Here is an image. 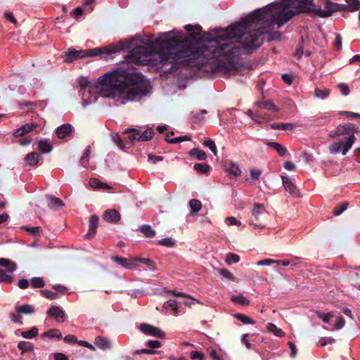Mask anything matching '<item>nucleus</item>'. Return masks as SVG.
Segmentation results:
<instances>
[{"mask_svg": "<svg viewBox=\"0 0 360 360\" xmlns=\"http://www.w3.org/2000/svg\"><path fill=\"white\" fill-rule=\"evenodd\" d=\"M12 281V276L6 274L4 270L0 269V283H10Z\"/></svg>", "mask_w": 360, "mask_h": 360, "instance_id": "nucleus-47", "label": "nucleus"}, {"mask_svg": "<svg viewBox=\"0 0 360 360\" xmlns=\"http://www.w3.org/2000/svg\"><path fill=\"white\" fill-rule=\"evenodd\" d=\"M73 130V127L70 124H63L56 129V135L60 139H63L69 136Z\"/></svg>", "mask_w": 360, "mask_h": 360, "instance_id": "nucleus-13", "label": "nucleus"}, {"mask_svg": "<svg viewBox=\"0 0 360 360\" xmlns=\"http://www.w3.org/2000/svg\"><path fill=\"white\" fill-rule=\"evenodd\" d=\"M356 138L354 135L348 137L346 141H340L335 142L329 147V150L332 153H338L342 150V155H346L347 152L351 148L354 143Z\"/></svg>", "mask_w": 360, "mask_h": 360, "instance_id": "nucleus-6", "label": "nucleus"}, {"mask_svg": "<svg viewBox=\"0 0 360 360\" xmlns=\"http://www.w3.org/2000/svg\"><path fill=\"white\" fill-rule=\"evenodd\" d=\"M236 319H237L238 321H241L244 324H255V322L252 320L250 317L245 314H236L234 315Z\"/></svg>", "mask_w": 360, "mask_h": 360, "instance_id": "nucleus-41", "label": "nucleus"}, {"mask_svg": "<svg viewBox=\"0 0 360 360\" xmlns=\"http://www.w3.org/2000/svg\"><path fill=\"white\" fill-rule=\"evenodd\" d=\"M62 337L63 336H62V333H60V331L58 329H56V328L50 329V330L44 332L41 335V338L44 340H46V338H49V339L56 338L59 340L62 338Z\"/></svg>", "mask_w": 360, "mask_h": 360, "instance_id": "nucleus-19", "label": "nucleus"}, {"mask_svg": "<svg viewBox=\"0 0 360 360\" xmlns=\"http://www.w3.org/2000/svg\"><path fill=\"white\" fill-rule=\"evenodd\" d=\"M189 206L191 209L190 214L194 216L202 207V203L199 200L192 199L189 202Z\"/></svg>", "mask_w": 360, "mask_h": 360, "instance_id": "nucleus-28", "label": "nucleus"}, {"mask_svg": "<svg viewBox=\"0 0 360 360\" xmlns=\"http://www.w3.org/2000/svg\"><path fill=\"white\" fill-rule=\"evenodd\" d=\"M174 240L170 238H165L158 241V243L161 245L166 247H172L174 245Z\"/></svg>", "mask_w": 360, "mask_h": 360, "instance_id": "nucleus-53", "label": "nucleus"}, {"mask_svg": "<svg viewBox=\"0 0 360 360\" xmlns=\"http://www.w3.org/2000/svg\"><path fill=\"white\" fill-rule=\"evenodd\" d=\"M25 161L30 166H35L38 164L39 160V155L36 152H32L28 153L24 158Z\"/></svg>", "mask_w": 360, "mask_h": 360, "instance_id": "nucleus-21", "label": "nucleus"}, {"mask_svg": "<svg viewBox=\"0 0 360 360\" xmlns=\"http://www.w3.org/2000/svg\"><path fill=\"white\" fill-rule=\"evenodd\" d=\"M304 39H303V37H301V39L300 40L298 44H297V49H296V51L294 54V56L297 58V59H300L304 53Z\"/></svg>", "mask_w": 360, "mask_h": 360, "instance_id": "nucleus-37", "label": "nucleus"}, {"mask_svg": "<svg viewBox=\"0 0 360 360\" xmlns=\"http://www.w3.org/2000/svg\"><path fill=\"white\" fill-rule=\"evenodd\" d=\"M191 358L193 360H205V356L202 352L195 351L192 352L190 355Z\"/></svg>", "mask_w": 360, "mask_h": 360, "instance_id": "nucleus-56", "label": "nucleus"}, {"mask_svg": "<svg viewBox=\"0 0 360 360\" xmlns=\"http://www.w3.org/2000/svg\"><path fill=\"white\" fill-rule=\"evenodd\" d=\"M272 129L291 130L293 125L290 123L275 122L270 125Z\"/></svg>", "mask_w": 360, "mask_h": 360, "instance_id": "nucleus-31", "label": "nucleus"}, {"mask_svg": "<svg viewBox=\"0 0 360 360\" xmlns=\"http://www.w3.org/2000/svg\"><path fill=\"white\" fill-rule=\"evenodd\" d=\"M193 168L200 174H207L210 171V166L205 163H196Z\"/></svg>", "mask_w": 360, "mask_h": 360, "instance_id": "nucleus-36", "label": "nucleus"}, {"mask_svg": "<svg viewBox=\"0 0 360 360\" xmlns=\"http://www.w3.org/2000/svg\"><path fill=\"white\" fill-rule=\"evenodd\" d=\"M0 266L6 267L9 271H13L15 269V264L5 258H0Z\"/></svg>", "mask_w": 360, "mask_h": 360, "instance_id": "nucleus-42", "label": "nucleus"}, {"mask_svg": "<svg viewBox=\"0 0 360 360\" xmlns=\"http://www.w3.org/2000/svg\"><path fill=\"white\" fill-rule=\"evenodd\" d=\"M188 154L198 159V160H205L207 158V154L202 150L198 148H193L188 152Z\"/></svg>", "mask_w": 360, "mask_h": 360, "instance_id": "nucleus-25", "label": "nucleus"}, {"mask_svg": "<svg viewBox=\"0 0 360 360\" xmlns=\"http://www.w3.org/2000/svg\"><path fill=\"white\" fill-rule=\"evenodd\" d=\"M38 335V329L37 327L33 326L29 330L23 331L21 333V336L26 339H31Z\"/></svg>", "mask_w": 360, "mask_h": 360, "instance_id": "nucleus-34", "label": "nucleus"}, {"mask_svg": "<svg viewBox=\"0 0 360 360\" xmlns=\"http://www.w3.org/2000/svg\"><path fill=\"white\" fill-rule=\"evenodd\" d=\"M96 345L102 350L109 349L111 347L109 340L106 338L98 336L95 338Z\"/></svg>", "mask_w": 360, "mask_h": 360, "instance_id": "nucleus-18", "label": "nucleus"}, {"mask_svg": "<svg viewBox=\"0 0 360 360\" xmlns=\"http://www.w3.org/2000/svg\"><path fill=\"white\" fill-rule=\"evenodd\" d=\"M283 81L287 84H291L293 81V76L290 74H283L281 75Z\"/></svg>", "mask_w": 360, "mask_h": 360, "instance_id": "nucleus-60", "label": "nucleus"}, {"mask_svg": "<svg viewBox=\"0 0 360 360\" xmlns=\"http://www.w3.org/2000/svg\"><path fill=\"white\" fill-rule=\"evenodd\" d=\"M265 213L264 206L262 204L256 203L254 205L252 209V216L255 218V220L251 219L250 221V224L255 226V228H263L264 224L260 221L262 219V216Z\"/></svg>", "mask_w": 360, "mask_h": 360, "instance_id": "nucleus-7", "label": "nucleus"}, {"mask_svg": "<svg viewBox=\"0 0 360 360\" xmlns=\"http://www.w3.org/2000/svg\"><path fill=\"white\" fill-rule=\"evenodd\" d=\"M125 48H129V45H126L122 42L116 45H111L108 49L95 48L89 50H76L73 48H70L65 54L64 61L66 63H72L77 59L85 57L96 56L105 53H112L119 52Z\"/></svg>", "mask_w": 360, "mask_h": 360, "instance_id": "nucleus-4", "label": "nucleus"}, {"mask_svg": "<svg viewBox=\"0 0 360 360\" xmlns=\"http://www.w3.org/2000/svg\"><path fill=\"white\" fill-rule=\"evenodd\" d=\"M345 324V319L342 316H339L337 318L335 323L333 324V327L336 330H340L344 327Z\"/></svg>", "mask_w": 360, "mask_h": 360, "instance_id": "nucleus-52", "label": "nucleus"}, {"mask_svg": "<svg viewBox=\"0 0 360 360\" xmlns=\"http://www.w3.org/2000/svg\"><path fill=\"white\" fill-rule=\"evenodd\" d=\"M349 8V12H354L360 8V2L359 0H346Z\"/></svg>", "mask_w": 360, "mask_h": 360, "instance_id": "nucleus-43", "label": "nucleus"}, {"mask_svg": "<svg viewBox=\"0 0 360 360\" xmlns=\"http://www.w3.org/2000/svg\"><path fill=\"white\" fill-rule=\"evenodd\" d=\"M266 144L276 150L281 157H284L287 153V149L277 142L266 141Z\"/></svg>", "mask_w": 360, "mask_h": 360, "instance_id": "nucleus-20", "label": "nucleus"}, {"mask_svg": "<svg viewBox=\"0 0 360 360\" xmlns=\"http://www.w3.org/2000/svg\"><path fill=\"white\" fill-rule=\"evenodd\" d=\"M24 229L34 236H38L41 232V228L39 226H33V227L25 226L24 228Z\"/></svg>", "mask_w": 360, "mask_h": 360, "instance_id": "nucleus-51", "label": "nucleus"}, {"mask_svg": "<svg viewBox=\"0 0 360 360\" xmlns=\"http://www.w3.org/2000/svg\"><path fill=\"white\" fill-rule=\"evenodd\" d=\"M228 171L231 174L235 176H239L241 173L239 166L234 163L231 164L230 167L228 169Z\"/></svg>", "mask_w": 360, "mask_h": 360, "instance_id": "nucleus-48", "label": "nucleus"}, {"mask_svg": "<svg viewBox=\"0 0 360 360\" xmlns=\"http://www.w3.org/2000/svg\"><path fill=\"white\" fill-rule=\"evenodd\" d=\"M278 261L274 260L271 259H265L263 260H260L257 262V265L259 266H269L274 263H278Z\"/></svg>", "mask_w": 360, "mask_h": 360, "instance_id": "nucleus-58", "label": "nucleus"}, {"mask_svg": "<svg viewBox=\"0 0 360 360\" xmlns=\"http://www.w3.org/2000/svg\"><path fill=\"white\" fill-rule=\"evenodd\" d=\"M89 184L93 188H103L105 190H110L112 188L107 184L102 182L96 178L91 179L89 181Z\"/></svg>", "mask_w": 360, "mask_h": 360, "instance_id": "nucleus-24", "label": "nucleus"}, {"mask_svg": "<svg viewBox=\"0 0 360 360\" xmlns=\"http://www.w3.org/2000/svg\"><path fill=\"white\" fill-rule=\"evenodd\" d=\"M139 329L141 331H142L143 333L160 338H163L165 336V333L161 330L159 328L153 326L151 325L147 324V323H142L140 325Z\"/></svg>", "mask_w": 360, "mask_h": 360, "instance_id": "nucleus-11", "label": "nucleus"}, {"mask_svg": "<svg viewBox=\"0 0 360 360\" xmlns=\"http://www.w3.org/2000/svg\"><path fill=\"white\" fill-rule=\"evenodd\" d=\"M281 179L286 191H288L294 198L301 197L299 189L289 177L286 176H281Z\"/></svg>", "mask_w": 360, "mask_h": 360, "instance_id": "nucleus-9", "label": "nucleus"}, {"mask_svg": "<svg viewBox=\"0 0 360 360\" xmlns=\"http://www.w3.org/2000/svg\"><path fill=\"white\" fill-rule=\"evenodd\" d=\"M51 288L55 290L57 292H65L69 289L62 285H53Z\"/></svg>", "mask_w": 360, "mask_h": 360, "instance_id": "nucleus-63", "label": "nucleus"}, {"mask_svg": "<svg viewBox=\"0 0 360 360\" xmlns=\"http://www.w3.org/2000/svg\"><path fill=\"white\" fill-rule=\"evenodd\" d=\"M240 261L239 255L229 252L226 255L225 262L227 264L230 265L232 263H238Z\"/></svg>", "mask_w": 360, "mask_h": 360, "instance_id": "nucleus-40", "label": "nucleus"}, {"mask_svg": "<svg viewBox=\"0 0 360 360\" xmlns=\"http://www.w3.org/2000/svg\"><path fill=\"white\" fill-rule=\"evenodd\" d=\"M30 285L32 288H41L45 285V281L43 278L33 277L30 280Z\"/></svg>", "mask_w": 360, "mask_h": 360, "instance_id": "nucleus-35", "label": "nucleus"}, {"mask_svg": "<svg viewBox=\"0 0 360 360\" xmlns=\"http://www.w3.org/2000/svg\"><path fill=\"white\" fill-rule=\"evenodd\" d=\"M259 107H261L264 109L272 110L274 112L278 111V108L271 101H269L261 102L259 104Z\"/></svg>", "mask_w": 360, "mask_h": 360, "instance_id": "nucleus-39", "label": "nucleus"}, {"mask_svg": "<svg viewBox=\"0 0 360 360\" xmlns=\"http://www.w3.org/2000/svg\"><path fill=\"white\" fill-rule=\"evenodd\" d=\"M185 30L190 33V37L193 39L200 38L202 27L199 25H186Z\"/></svg>", "mask_w": 360, "mask_h": 360, "instance_id": "nucleus-16", "label": "nucleus"}, {"mask_svg": "<svg viewBox=\"0 0 360 360\" xmlns=\"http://www.w3.org/2000/svg\"><path fill=\"white\" fill-rule=\"evenodd\" d=\"M46 314L53 318L58 323H63L67 318L64 310L58 306H51L46 311Z\"/></svg>", "mask_w": 360, "mask_h": 360, "instance_id": "nucleus-8", "label": "nucleus"}, {"mask_svg": "<svg viewBox=\"0 0 360 360\" xmlns=\"http://www.w3.org/2000/svg\"><path fill=\"white\" fill-rule=\"evenodd\" d=\"M103 219L107 222L116 224L120 220L121 216L116 210H107L103 214Z\"/></svg>", "mask_w": 360, "mask_h": 360, "instance_id": "nucleus-14", "label": "nucleus"}, {"mask_svg": "<svg viewBox=\"0 0 360 360\" xmlns=\"http://www.w3.org/2000/svg\"><path fill=\"white\" fill-rule=\"evenodd\" d=\"M111 139L113 142L119 147V148L123 150L125 148L122 139L117 133L111 134Z\"/></svg>", "mask_w": 360, "mask_h": 360, "instance_id": "nucleus-44", "label": "nucleus"}, {"mask_svg": "<svg viewBox=\"0 0 360 360\" xmlns=\"http://www.w3.org/2000/svg\"><path fill=\"white\" fill-rule=\"evenodd\" d=\"M203 146L205 147H207L209 148L211 151L214 154V155H217V146L215 145V143L213 140L210 139H206L204 142H203Z\"/></svg>", "mask_w": 360, "mask_h": 360, "instance_id": "nucleus-46", "label": "nucleus"}, {"mask_svg": "<svg viewBox=\"0 0 360 360\" xmlns=\"http://www.w3.org/2000/svg\"><path fill=\"white\" fill-rule=\"evenodd\" d=\"M146 345L150 348L155 349L160 347L161 343L158 340H149L147 342Z\"/></svg>", "mask_w": 360, "mask_h": 360, "instance_id": "nucleus-62", "label": "nucleus"}, {"mask_svg": "<svg viewBox=\"0 0 360 360\" xmlns=\"http://www.w3.org/2000/svg\"><path fill=\"white\" fill-rule=\"evenodd\" d=\"M151 86L148 80L136 72L129 65H122L112 72L98 79L96 86H89L87 92H83V101L92 103L99 95L115 99L117 105L125 104L146 96Z\"/></svg>", "mask_w": 360, "mask_h": 360, "instance_id": "nucleus-2", "label": "nucleus"}, {"mask_svg": "<svg viewBox=\"0 0 360 360\" xmlns=\"http://www.w3.org/2000/svg\"><path fill=\"white\" fill-rule=\"evenodd\" d=\"M63 340L66 343H76L78 341L77 337L73 335H66Z\"/></svg>", "mask_w": 360, "mask_h": 360, "instance_id": "nucleus-61", "label": "nucleus"}, {"mask_svg": "<svg viewBox=\"0 0 360 360\" xmlns=\"http://www.w3.org/2000/svg\"><path fill=\"white\" fill-rule=\"evenodd\" d=\"M173 299H169L165 302L163 305L164 309L166 311L170 310L173 312L174 315L177 316L181 311L183 305L191 306L194 302L199 303V301L189 296L186 294H172Z\"/></svg>", "mask_w": 360, "mask_h": 360, "instance_id": "nucleus-5", "label": "nucleus"}, {"mask_svg": "<svg viewBox=\"0 0 360 360\" xmlns=\"http://www.w3.org/2000/svg\"><path fill=\"white\" fill-rule=\"evenodd\" d=\"M319 342L321 346H326V345H328L329 343L335 342V340L333 338H331L324 337V338H321L319 340Z\"/></svg>", "mask_w": 360, "mask_h": 360, "instance_id": "nucleus-59", "label": "nucleus"}, {"mask_svg": "<svg viewBox=\"0 0 360 360\" xmlns=\"http://www.w3.org/2000/svg\"><path fill=\"white\" fill-rule=\"evenodd\" d=\"M124 133L128 134V139L131 144L134 143L135 140H137L139 135V130L136 129L128 128L124 131Z\"/></svg>", "mask_w": 360, "mask_h": 360, "instance_id": "nucleus-29", "label": "nucleus"}, {"mask_svg": "<svg viewBox=\"0 0 360 360\" xmlns=\"http://www.w3.org/2000/svg\"><path fill=\"white\" fill-rule=\"evenodd\" d=\"M111 259L121 266L127 269H133L136 267V264L133 259H127L119 256H112Z\"/></svg>", "mask_w": 360, "mask_h": 360, "instance_id": "nucleus-12", "label": "nucleus"}, {"mask_svg": "<svg viewBox=\"0 0 360 360\" xmlns=\"http://www.w3.org/2000/svg\"><path fill=\"white\" fill-rule=\"evenodd\" d=\"M46 198L49 201L48 206L51 209L58 210L65 205L63 202L60 198L55 196L48 195L46 196Z\"/></svg>", "mask_w": 360, "mask_h": 360, "instance_id": "nucleus-17", "label": "nucleus"}, {"mask_svg": "<svg viewBox=\"0 0 360 360\" xmlns=\"http://www.w3.org/2000/svg\"><path fill=\"white\" fill-rule=\"evenodd\" d=\"M317 316L319 318L321 319L323 322L329 323L330 318L333 317V312H328L327 314H323L321 312H317Z\"/></svg>", "mask_w": 360, "mask_h": 360, "instance_id": "nucleus-50", "label": "nucleus"}, {"mask_svg": "<svg viewBox=\"0 0 360 360\" xmlns=\"http://www.w3.org/2000/svg\"><path fill=\"white\" fill-rule=\"evenodd\" d=\"M99 217L96 214H93L89 218V231L86 234V237L88 238H93L96 232L98 227Z\"/></svg>", "mask_w": 360, "mask_h": 360, "instance_id": "nucleus-15", "label": "nucleus"}, {"mask_svg": "<svg viewBox=\"0 0 360 360\" xmlns=\"http://www.w3.org/2000/svg\"><path fill=\"white\" fill-rule=\"evenodd\" d=\"M292 5H296L297 10L294 12L285 11V8L282 9L281 24L287 22L293 16L302 13L320 18H326L330 16L335 11H349L348 5L334 3L330 0H321V5L318 6L313 3V0H300V2H295Z\"/></svg>", "mask_w": 360, "mask_h": 360, "instance_id": "nucleus-3", "label": "nucleus"}, {"mask_svg": "<svg viewBox=\"0 0 360 360\" xmlns=\"http://www.w3.org/2000/svg\"><path fill=\"white\" fill-rule=\"evenodd\" d=\"M18 348L21 351V354H22L27 352H33L34 345L30 342L20 341L18 344Z\"/></svg>", "mask_w": 360, "mask_h": 360, "instance_id": "nucleus-26", "label": "nucleus"}, {"mask_svg": "<svg viewBox=\"0 0 360 360\" xmlns=\"http://www.w3.org/2000/svg\"><path fill=\"white\" fill-rule=\"evenodd\" d=\"M329 94H330V91L327 89H316L314 91L315 96H316L317 98H321V99H324L326 97H328Z\"/></svg>", "mask_w": 360, "mask_h": 360, "instance_id": "nucleus-45", "label": "nucleus"}, {"mask_svg": "<svg viewBox=\"0 0 360 360\" xmlns=\"http://www.w3.org/2000/svg\"><path fill=\"white\" fill-rule=\"evenodd\" d=\"M338 89L341 91L342 94L344 96H347L349 94L350 90L347 84L340 83L338 85Z\"/></svg>", "mask_w": 360, "mask_h": 360, "instance_id": "nucleus-55", "label": "nucleus"}, {"mask_svg": "<svg viewBox=\"0 0 360 360\" xmlns=\"http://www.w3.org/2000/svg\"><path fill=\"white\" fill-rule=\"evenodd\" d=\"M348 205L349 203L347 202H344L340 205H338L333 210V214L335 216L340 215L345 210H347Z\"/></svg>", "mask_w": 360, "mask_h": 360, "instance_id": "nucleus-38", "label": "nucleus"}, {"mask_svg": "<svg viewBox=\"0 0 360 360\" xmlns=\"http://www.w3.org/2000/svg\"><path fill=\"white\" fill-rule=\"evenodd\" d=\"M29 281L27 279L22 278L18 281V286L21 289H25L29 286Z\"/></svg>", "mask_w": 360, "mask_h": 360, "instance_id": "nucleus-64", "label": "nucleus"}, {"mask_svg": "<svg viewBox=\"0 0 360 360\" xmlns=\"http://www.w3.org/2000/svg\"><path fill=\"white\" fill-rule=\"evenodd\" d=\"M39 150L41 153H49L53 147L48 140H40L38 143Z\"/></svg>", "mask_w": 360, "mask_h": 360, "instance_id": "nucleus-22", "label": "nucleus"}, {"mask_svg": "<svg viewBox=\"0 0 360 360\" xmlns=\"http://www.w3.org/2000/svg\"><path fill=\"white\" fill-rule=\"evenodd\" d=\"M135 261H139L144 264H146L150 269H154L155 267V264L153 261L148 258H137Z\"/></svg>", "mask_w": 360, "mask_h": 360, "instance_id": "nucleus-49", "label": "nucleus"}, {"mask_svg": "<svg viewBox=\"0 0 360 360\" xmlns=\"http://www.w3.org/2000/svg\"><path fill=\"white\" fill-rule=\"evenodd\" d=\"M334 49L336 50H340L342 48V37L340 34H335V39L333 44Z\"/></svg>", "mask_w": 360, "mask_h": 360, "instance_id": "nucleus-57", "label": "nucleus"}, {"mask_svg": "<svg viewBox=\"0 0 360 360\" xmlns=\"http://www.w3.org/2000/svg\"><path fill=\"white\" fill-rule=\"evenodd\" d=\"M300 0H282L281 3H272L259 8L242 18L239 22L222 30L210 47L200 46L185 37L183 32L172 30L162 32L154 39H148L146 44L134 48V64L147 65L156 51V46L161 49L158 56L162 65L176 64L181 67L202 69L208 63L215 61L224 62L226 68H231L242 54H249L262 44L264 34L267 40L280 41L281 33L271 32L275 25L280 27L282 9L294 12Z\"/></svg>", "mask_w": 360, "mask_h": 360, "instance_id": "nucleus-1", "label": "nucleus"}, {"mask_svg": "<svg viewBox=\"0 0 360 360\" xmlns=\"http://www.w3.org/2000/svg\"><path fill=\"white\" fill-rule=\"evenodd\" d=\"M154 136V133L152 129H148L145 130L143 133L139 131V135L137 139L138 141H147L150 140Z\"/></svg>", "mask_w": 360, "mask_h": 360, "instance_id": "nucleus-30", "label": "nucleus"}, {"mask_svg": "<svg viewBox=\"0 0 360 360\" xmlns=\"http://www.w3.org/2000/svg\"><path fill=\"white\" fill-rule=\"evenodd\" d=\"M266 329L268 330V331L274 333L275 335H276L278 337H283L284 335L283 331L281 328H278L274 323H269L266 325Z\"/></svg>", "mask_w": 360, "mask_h": 360, "instance_id": "nucleus-33", "label": "nucleus"}, {"mask_svg": "<svg viewBox=\"0 0 360 360\" xmlns=\"http://www.w3.org/2000/svg\"><path fill=\"white\" fill-rule=\"evenodd\" d=\"M18 314H32L35 312V308L33 305L25 304L17 307Z\"/></svg>", "mask_w": 360, "mask_h": 360, "instance_id": "nucleus-23", "label": "nucleus"}, {"mask_svg": "<svg viewBox=\"0 0 360 360\" xmlns=\"http://www.w3.org/2000/svg\"><path fill=\"white\" fill-rule=\"evenodd\" d=\"M140 231L146 238H153L155 236V231L150 225H142L140 227Z\"/></svg>", "mask_w": 360, "mask_h": 360, "instance_id": "nucleus-32", "label": "nucleus"}, {"mask_svg": "<svg viewBox=\"0 0 360 360\" xmlns=\"http://www.w3.org/2000/svg\"><path fill=\"white\" fill-rule=\"evenodd\" d=\"M359 128L355 124L352 123L340 124L335 132V136H343L348 135L349 137L350 136L354 135L355 132H357Z\"/></svg>", "mask_w": 360, "mask_h": 360, "instance_id": "nucleus-10", "label": "nucleus"}, {"mask_svg": "<svg viewBox=\"0 0 360 360\" xmlns=\"http://www.w3.org/2000/svg\"><path fill=\"white\" fill-rule=\"evenodd\" d=\"M219 274L223 276L224 278L230 280V281H234V276L233 274L228 271L226 269H221L219 271Z\"/></svg>", "mask_w": 360, "mask_h": 360, "instance_id": "nucleus-54", "label": "nucleus"}, {"mask_svg": "<svg viewBox=\"0 0 360 360\" xmlns=\"http://www.w3.org/2000/svg\"><path fill=\"white\" fill-rule=\"evenodd\" d=\"M231 300L238 304V305H240V306H245V305H248L249 304V300L245 297H244L242 294H238L237 295H233L231 297Z\"/></svg>", "mask_w": 360, "mask_h": 360, "instance_id": "nucleus-27", "label": "nucleus"}]
</instances>
